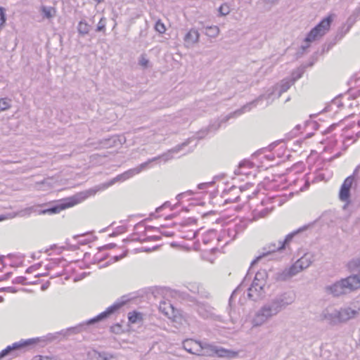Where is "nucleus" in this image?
Listing matches in <instances>:
<instances>
[{"label":"nucleus","mask_w":360,"mask_h":360,"mask_svg":"<svg viewBox=\"0 0 360 360\" xmlns=\"http://www.w3.org/2000/svg\"><path fill=\"white\" fill-rule=\"evenodd\" d=\"M200 33L194 28L191 29L184 36V40L187 47H191L198 42Z\"/></svg>","instance_id":"f3484780"},{"label":"nucleus","mask_w":360,"mask_h":360,"mask_svg":"<svg viewBox=\"0 0 360 360\" xmlns=\"http://www.w3.org/2000/svg\"><path fill=\"white\" fill-rule=\"evenodd\" d=\"M96 1H97V3H101V1H103V0H95Z\"/></svg>","instance_id":"680f3d73"},{"label":"nucleus","mask_w":360,"mask_h":360,"mask_svg":"<svg viewBox=\"0 0 360 360\" xmlns=\"http://www.w3.org/2000/svg\"><path fill=\"white\" fill-rule=\"evenodd\" d=\"M360 174H353L347 176L343 181L339 192V198L343 202L348 203L350 200V190L354 182L355 177H358Z\"/></svg>","instance_id":"9d476101"},{"label":"nucleus","mask_w":360,"mask_h":360,"mask_svg":"<svg viewBox=\"0 0 360 360\" xmlns=\"http://www.w3.org/2000/svg\"><path fill=\"white\" fill-rule=\"evenodd\" d=\"M292 278L288 268L280 270L275 273L274 278L277 281H285Z\"/></svg>","instance_id":"4be33fe9"},{"label":"nucleus","mask_w":360,"mask_h":360,"mask_svg":"<svg viewBox=\"0 0 360 360\" xmlns=\"http://www.w3.org/2000/svg\"><path fill=\"white\" fill-rule=\"evenodd\" d=\"M195 193L191 191V190H188L186 192H184V193H179L176 195V198L178 201H180L181 199H183L184 198H185V195L186 194H189V195H193Z\"/></svg>","instance_id":"a18cd8bd"},{"label":"nucleus","mask_w":360,"mask_h":360,"mask_svg":"<svg viewBox=\"0 0 360 360\" xmlns=\"http://www.w3.org/2000/svg\"><path fill=\"white\" fill-rule=\"evenodd\" d=\"M114 246H115V245L112 244V243H110V244L107 245V247H108V248H112V247H114Z\"/></svg>","instance_id":"13d9d810"},{"label":"nucleus","mask_w":360,"mask_h":360,"mask_svg":"<svg viewBox=\"0 0 360 360\" xmlns=\"http://www.w3.org/2000/svg\"><path fill=\"white\" fill-rule=\"evenodd\" d=\"M38 340L35 338H31L27 340H22L19 342H14L11 345H8L0 352V359L8 355H15V352L18 350L22 349L30 345L37 342Z\"/></svg>","instance_id":"1a4fd4ad"},{"label":"nucleus","mask_w":360,"mask_h":360,"mask_svg":"<svg viewBox=\"0 0 360 360\" xmlns=\"http://www.w3.org/2000/svg\"><path fill=\"white\" fill-rule=\"evenodd\" d=\"M356 266L359 268L357 274L342 278L331 285L326 286V292L333 297H338L360 288V259H358Z\"/></svg>","instance_id":"20e7f679"},{"label":"nucleus","mask_w":360,"mask_h":360,"mask_svg":"<svg viewBox=\"0 0 360 360\" xmlns=\"http://www.w3.org/2000/svg\"><path fill=\"white\" fill-rule=\"evenodd\" d=\"M155 30L160 34H163L166 31L164 23L160 20H158L155 25Z\"/></svg>","instance_id":"f704fd0d"},{"label":"nucleus","mask_w":360,"mask_h":360,"mask_svg":"<svg viewBox=\"0 0 360 360\" xmlns=\"http://www.w3.org/2000/svg\"><path fill=\"white\" fill-rule=\"evenodd\" d=\"M255 277L256 278V281L260 282V285H266V278L268 277V274L266 270L261 269L259 270L256 274Z\"/></svg>","instance_id":"bb28decb"},{"label":"nucleus","mask_w":360,"mask_h":360,"mask_svg":"<svg viewBox=\"0 0 360 360\" xmlns=\"http://www.w3.org/2000/svg\"><path fill=\"white\" fill-rule=\"evenodd\" d=\"M124 304V302H116L112 305L108 307L105 311L101 312L93 319H89L86 323H80L75 327L70 328L67 330L69 334H76L82 332L86 325L93 324L108 318L110 315L114 314Z\"/></svg>","instance_id":"6e6552de"},{"label":"nucleus","mask_w":360,"mask_h":360,"mask_svg":"<svg viewBox=\"0 0 360 360\" xmlns=\"http://www.w3.org/2000/svg\"><path fill=\"white\" fill-rule=\"evenodd\" d=\"M332 21V15H328L310 30L304 40V44L301 46L303 52L309 47L311 42L320 39L329 31Z\"/></svg>","instance_id":"423d86ee"},{"label":"nucleus","mask_w":360,"mask_h":360,"mask_svg":"<svg viewBox=\"0 0 360 360\" xmlns=\"http://www.w3.org/2000/svg\"><path fill=\"white\" fill-rule=\"evenodd\" d=\"M26 278L24 276H18L13 280V283L15 284H25Z\"/></svg>","instance_id":"de8ad7c7"},{"label":"nucleus","mask_w":360,"mask_h":360,"mask_svg":"<svg viewBox=\"0 0 360 360\" xmlns=\"http://www.w3.org/2000/svg\"><path fill=\"white\" fill-rule=\"evenodd\" d=\"M190 143V139H188L185 142L181 144L177 145L173 148L169 150L167 152L163 153L161 155H158L157 157H154L153 158L148 159L146 162L141 163L139 166L129 169L127 171L122 173L124 179L125 181L132 178L136 174H139L142 171H144L150 167V164L153 162L158 161L159 160H162L164 162H167L174 158V154H177L179 152L182 150L185 146H186Z\"/></svg>","instance_id":"39448f33"},{"label":"nucleus","mask_w":360,"mask_h":360,"mask_svg":"<svg viewBox=\"0 0 360 360\" xmlns=\"http://www.w3.org/2000/svg\"><path fill=\"white\" fill-rule=\"evenodd\" d=\"M304 73L303 68H298L296 70L293 71L291 74L290 78H289L291 81H293L295 83L297 79L302 77Z\"/></svg>","instance_id":"c756f323"},{"label":"nucleus","mask_w":360,"mask_h":360,"mask_svg":"<svg viewBox=\"0 0 360 360\" xmlns=\"http://www.w3.org/2000/svg\"><path fill=\"white\" fill-rule=\"evenodd\" d=\"M96 32H104L105 30V18H101L99 20L97 27Z\"/></svg>","instance_id":"a19ab883"},{"label":"nucleus","mask_w":360,"mask_h":360,"mask_svg":"<svg viewBox=\"0 0 360 360\" xmlns=\"http://www.w3.org/2000/svg\"><path fill=\"white\" fill-rule=\"evenodd\" d=\"M252 167V163L250 161H243L239 164L238 168L235 170V174L237 175H247L248 172L246 169H250Z\"/></svg>","instance_id":"5701e85b"},{"label":"nucleus","mask_w":360,"mask_h":360,"mask_svg":"<svg viewBox=\"0 0 360 360\" xmlns=\"http://www.w3.org/2000/svg\"><path fill=\"white\" fill-rule=\"evenodd\" d=\"M216 346L212 344L200 342V354L198 356H214Z\"/></svg>","instance_id":"6ab92c4d"},{"label":"nucleus","mask_w":360,"mask_h":360,"mask_svg":"<svg viewBox=\"0 0 360 360\" xmlns=\"http://www.w3.org/2000/svg\"><path fill=\"white\" fill-rule=\"evenodd\" d=\"M354 174H360V164L354 169Z\"/></svg>","instance_id":"603ef678"},{"label":"nucleus","mask_w":360,"mask_h":360,"mask_svg":"<svg viewBox=\"0 0 360 360\" xmlns=\"http://www.w3.org/2000/svg\"><path fill=\"white\" fill-rule=\"evenodd\" d=\"M320 319L326 321L331 326H336L340 323L339 310L332 307H326L320 314Z\"/></svg>","instance_id":"9b49d317"},{"label":"nucleus","mask_w":360,"mask_h":360,"mask_svg":"<svg viewBox=\"0 0 360 360\" xmlns=\"http://www.w3.org/2000/svg\"><path fill=\"white\" fill-rule=\"evenodd\" d=\"M219 34V28L216 26H209L205 28V34L211 38H215Z\"/></svg>","instance_id":"cd10ccee"},{"label":"nucleus","mask_w":360,"mask_h":360,"mask_svg":"<svg viewBox=\"0 0 360 360\" xmlns=\"http://www.w3.org/2000/svg\"><path fill=\"white\" fill-rule=\"evenodd\" d=\"M126 255H127V251L124 252L120 255H115L112 257H111L107 262H105L104 264H103L101 266L105 267V266L110 265V264L117 262V261L120 260L121 259H122L123 257H124L126 256Z\"/></svg>","instance_id":"7c9ffc66"},{"label":"nucleus","mask_w":360,"mask_h":360,"mask_svg":"<svg viewBox=\"0 0 360 360\" xmlns=\"http://www.w3.org/2000/svg\"><path fill=\"white\" fill-rule=\"evenodd\" d=\"M197 295H198L201 298L210 299L211 297L210 292L202 285H200L199 290L197 291Z\"/></svg>","instance_id":"2f4dec72"},{"label":"nucleus","mask_w":360,"mask_h":360,"mask_svg":"<svg viewBox=\"0 0 360 360\" xmlns=\"http://www.w3.org/2000/svg\"><path fill=\"white\" fill-rule=\"evenodd\" d=\"M259 283L260 282L256 281L255 277L251 285L248 289V296L250 300L257 301L264 296L265 293L264 288L266 285Z\"/></svg>","instance_id":"4468645a"},{"label":"nucleus","mask_w":360,"mask_h":360,"mask_svg":"<svg viewBox=\"0 0 360 360\" xmlns=\"http://www.w3.org/2000/svg\"><path fill=\"white\" fill-rule=\"evenodd\" d=\"M238 226L236 225L234 227H229L227 229H222L218 237L217 240L219 242H224L225 245H227L231 241L233 240L238 234Z\"/></svg>","instance_id":"2eb2a0df"},{"label":"nucleus","mask_w":360,"mask_h":360,"mask_svg":"<svg viewBox=\"0 0 360 360\" xmlns=\"http://www.w3.org/2000/svg\"><path fill=\"white\" fill-rule=\"evenodd\" d=\"M295 298V293L292 290L285 291L275 295L255 313L252 319V326L254 327L262 326L288 306L292 304Z\"/></svg>","instance_id":"f257e3e1"},{"label":"nucleus","mask_w":360,"mask_h":360,"mask_svg":"<svg viewBox=\"0 0 360 360\" xmlns=\"http://www.w3.org/2000/svg\"><path fill=\"white\" fill-rule=\"evenodd\" d=\"M33 360H55L53 357L48 356H41L38 355L35 356Z\"/></svg>","instance_id":"09e8293b"},{"label":"nucleus","mask_w":360,"mask_h":360,"mask_svg":"<svg viewBox=\"0 0 360 360\" xmlns=\"http://www.w3.org/2000/svg\"><path fill=\"white\" fill-rule=\"evenodd\" d=\"M358 125L360 127V120L358 121Z\"/></svg>","instance_id":"69168bd1"},{"label":"nucleus","mask_w":360,"mask_h":360,"mask_svg":"<svg viewBox=\"0 0 360 360\" xmlns=\"http://www.w3.org/2000/svg\"><path fill=\"white\" fill-rule=\"evenodd\" d=\"M125 180L122 174L117 175L108 182L97 185L88 190L79 192L71 197L62 200L59 203L50 208L41 211L42 214H56L60 211L77 205L89 197L94 196L98 191H104L117 182H124Z\"/></svg>","instance_id":"f03ea898"},{"label":"nucleus","mask_w":360,"mask_h":360,"mask_svg":"<svg viewBox=\"0 0 360 360\" xmlns=\"http://www.w3.org/2000/svg\"><path fill=\"white\" fill-rule=\"evenodd\" d=\"M6 20V11L3 7H0V29H1Z\"/></svg>","instance_id":"58836bf2"},{"label":"nucleus","mask_w":360,"mask_h":360,"mask_svg":"<svg viewBox=\"0 0 360 360\" xmlns=\"http://www.w3.org/2000/svg\"><path fill=\"white\" fill-rule=\"evenodd\" d=\"M51 268H52V264H48V265L46 266V269H51Z\"/></svg>","instance_id":"4d7b16f0"},{"label":"nucleus","mask_w":360,"mask_h":360,"mask_svg":"<svg viewBox=\"0 0 360 360\" xmlns=\"http://www.w3.org/2000/svg\"><path fill=\"white\" fill-rule=\"evenodd\" d=\"M112 357V355L106 352L98 353L99 360H110Z\"/></svg>","instance_id":"c03bdc74"},{"label":"nucleus","mask_w":360,"mask_h":360,"mask_svg":"<svg viewBox=\"0 0 360 360\" xmlns=\"http://www.w3.org/2000/svg\"><path fill=\"white\" fill-rule=\"evenodd\" d=\"M293 84V81H291L289 78L283 79L279 84L274 86L271 89L269 90L270 92L261 95L255 100L244 105L241 108L230 113L224 120H222L221 122H226L230 118L235 117L242 115L243 113L249 112L264 100L266 101V106L269 105L275 98H279L282 94L287 91Z\"/></svg>","instance_id":"7ed1b4c3"},{"label":"nucleus","mask_w":360,"mask_h":360,"mask_svg":"<svg viewBox=\"0 0 360 360\" xmlns=\"http://www.w3.org/2000/svg\"><path fill=\"white\" fill-rule=\"evenodd\" d=\"M359 134H360V131L357 132V134H357L358 136H359Z\"/></svg>","instance_id":"774afa93"},{"label":"nucleus","mask_w":360,"mask_h":360,"mask_svg":"<svg viewBox=\"0 0 360 360\" xmlns=\"http://www.w3.org/2000/svg\"><path fill=\"white\" fill-rule=\"evenodd\" d=\"M148 63L149 60L144 56L142 55L139 59V65L143 68H147Z\"/></svg>","instance_id":"49530a36"},{"label":"nucleus","mask_w":360,"mask_h":360,"mask_svg":"<svg viewBox=\"0 0 360 360\" xmlns=\"http://www.w3.org/2000/svg\"><path fill=\"white\" fill-rule=\"evenodd\" d=\"M218 11L220 15L225 16L229 13L230 8L226 4H224L219 8Z\"/></svg>","instance_id":"e433bc0d"},{"label":"nucleus","mask_w":360,"mask_h":360,"mask_svg":"<svg viewBox=\"0 0 360 360\" xmlns=\"http://www.w3.org/2000/svg\"><path fill=\"white\" fill-rule=\"evenodd\" d=\"M340 156V153H336L332 158L335 159Z\"/></svg>","instance_id":"6e6d98bb"},{"label":"nucleus","mask_w":360,"mask_h":360,"mask_svg":"<svg viewBox=\"0 0 360 360\" xmlns=\"http://www.w3.org/2000/svg\"><path fill=\"white\" fill-rule=\"evenodd\" d=\"M200 284L197 283H190L187 285V288L190 292L193 294H197V291H198Z\"/></svg>","instance_id":"4c0bfd02"},{"label":"nucleus","mask_w":360,"mask_h":360,"mask_svg":"<svg viewBox=\"0 0 360 360\" xmlns=\"http://www.w3.org/2000/svg\"><path fill=\"white\" fill-rule=\"evenodd\" d=\"M191 235H192V236H191V237H193V236H194V235H195V233H194L193 232H192V233H191Z\"/></svg>","instance_id":"338daca9"},{"label":"nucleus","mask_w":360,"mask_h":360,"mask_svg":"<svg viewBox=\"0 0 360 360\" xmlns=\"http://www.w3.org/2000/svg\"><path fill=\"white\" fill-rule=\"evenodd\" d=\"M288 269L292 277L296 276L297 274H299L303 270L302 267H301V266L298 264L297 262H295L292 266H290L288 268Z\"/></svg>","instance_id":"c85d7f7f"},{"label":"nucleus","mask_w":360,"mask_h":360,"mask_svg":"<svg viewBox=\"0 0 360 360\" xmlns=\"http://www.w3.org/2000/svg\"><path fill=\"white\" fill-rule=\"evenodd\" d=\"M170 206V202L167 201L165 202L162 206L158 207L156 209V212H160L163 208L165 207H169Z\"/></svg>","instance_id":"8fccbe9b"},{"label":"nucleus","mask_w":360,"mask_h":360,"mask_svg":"<svg viewBox=\"0 0 360 360\" xmlns=\"http://www.w3.org/2000/svg\"><path fill=\"white\" fill-rule=\"evenodd\" d=\"M183 347L188 352L198 355L200 354V341L187 339L183 342Z\"/></svg>","instance_id":"dca6fc26"},{"label":"nucleus","mask_w":360,"mask_h":360,"mask_svg":"<svg viewBox=\"0 0 360 360\" xmlns=\"http://www.w3.org/2000/svg\"><path fill=\"white\" fill-rule=\"evenodd\" d=\"M333 105H337L338 107H340V100L338 99H335L333 101Z\"/></svg>","instance_id":"864d4df0"},{"label":"nucleus","mask_w":360,"mask_h":360,"mask_svg":"<svg viewBox=\"0 0 360 360\" xmlns=\"http://www.w3.org/2000/svg\"><path fill=\"white\" fill-rule=\"evenodd\" d=\"M192 195L186 194L185 197L191 196Z\"/></svg>","instance_id":"0e129e2a"},{"label":"nucleus","mask_w":360,"mask_h":360,"mask_svg":"<svg viewBox=\"0 0 360 360\" xmlns=\"http://www.w3.org/2000/svg\"><path fill=\"white\" fill-rule=\"evenodd\" d=\"M11 107L10 101L7 98L0 99V111H4Z\"/></svg>","instance_id":"c9c22d12"},{"label":"nucleus","mask_w":360,"mask_h":360,"mask_svg":"<svg viewBox=\"0 0 360 360\" xmlns=\"http://www.w3.org/2000/svg\"><path fill=\"white\" fill-rule=\"evenodd\" d=\"M3 301H4V298L1 296H0V302H2Z\"/></svg>","instance_id":"052dcab7"},{"label":"nucleus","mask_w":360,"mask_h":360,"mask_svg":"<svg viewBox=\"0 0 360 360\" xmlns=\"http://www.w3.org/2000/svg\"><path fill=\"white\" fill-rule=\"evenodd\" d=\"M302 229H298L297 231H293L289 234H288L286 236H285V238L283 240H280V242L281 243L283 244V248L285 249V245L287 244H288L290 243V241L292 239V238L297 233H299Z\"/></svg>","instance_id":"473e14b6"},{"label":"nucleus","mask_w":360,"mask_h":360,"mask_svg":"<svg viewBox=\"0 0 360 360\" xmlns=\"http://www.w3.org/2000/svg\"><path fill=\"white\" fill-rule=\"evenodd\" d=\"M340 323H346L349 319L358 316L360 313V307L356 304L345 306L339 309Z\"/></svg>","instance_id":"f8f14e48"},{"label":"nucleus","mask_w":360,"mask_h":360,"mask_svg":"<svg viewBox=\"0 0 360 360\" xmlns=\"http://www.w3.org/2000/svg\"><path fill=\"white\" fill-rule=\"evenodd\" d=\"M7 290H8V291L12 292H15L12 287L7 288Z\"/></svg>","instance_id":"5fc2aeb1"},{"label":"nucleus","mask_w":360,"mask_h":360,"mask_svg":"<svg viewBox=\"0 0 360 360\" xmlns=\"http://www.w3.org/2000/svg\"><path fill=\"white\" fill-rule=\"evenodd\" d=\"M77 32L80 36H85L88 34L91 30V25H89L86 20H80L77 25Z\"/></svg>","instance_id":"b1692460"},{"label":"nucleus","mask_w":360,"mask_h":360,"mask_svg":"<svg viewBox=\"0 0 360 360\" xmlns=\"http://www.w3.org/2000/svg\"><path fill=\"white\" fill-rule=\"evenodd\" d=\"M313 261V257L311 254H304L301 258L297 259L296 262L298 264L302 267L303 270L308 268Z\"/></svg>","instance_id":"412c9836"},{"label":"nucleus","mask_w":360,"mask_h":360,"mask_svg":"<svg viewBox=\"0 0 360 360\" xmlns=\"http://www.w3.org/2000/svg\"><path fill=\"white\" fill-rule=\"evenodd\" d=\"M134 230L137 233H144L146 231L147 228L145 226V224L143 223L140 222L135 225Z\"/></svg>","instance_id":"79ce46f5"},{"label":"nucleus","mask_w":360,"mask_h":360,"mask_svg":"<svg viewBox=\"0 0 360 360\" xmlns=\"http://www.w3.org/2000/svg\"><path fill=\"white\" fill-rule=\"evenodd\" d=\"M192 195L186 194L185 197L191 196Z\"/></svg>","instance_id":"e2e57ef3"},{"label":"nucleus","mask_w":360,"mask_h":360,"mask_svg":"<svg viewBox=\"0 0 360 360\" xmlns=\"http://www.w3.org/2000/svg\"><path fill=\"white\" fill-rule=\"evenodd\" d=\"M40 12L43 18L50 19L55 15L56 10L54 8L51 6H41L40 8Z\"/></svg>","instance_id":"393cba45"},{"label":"nucleus","mask_w":360,"mask_h":360,"mask_svg":"<svg viewBox=\"0 0 360 360\" xmlns=\"http://www.w3.org/2000/svg\"><path fill=\"white\" fill-rule=\"evenodd\" d=\"M238 355L237 352H234L232 350L224 349L221 347L216 346L215 354L214 356L218 357H224V358H234Z\"/></svg>","instance_id":"aec40b11"},{"label":"nucleus","mask_w":360,"mask_h":360,"mask_svg":"<svg viewBox=\"0 0 360 360\" xmlns=\"http://www.w3.org/2000/svg\"><path fill=\"white\" fill-rule=\"evenodd\" d=\"M183 299L191 302L190 306L203 319L218 320L219 316L214 313V309L207 302L198 301L193 296L182 292Z\"/></svg>","instance_id":"0eeeda50"},{"label":"nucleus","mask_w":360,"mask_h":360,"mask_svg":"<svg viewBox=\"0 0 360 360\" xmlns=\"http://www.w3.org/2000/svg\"><path fill=\"white\" fill-rule=\"evenodd\" d=\"M214 184V181L201 183L198 185V189L199 190H205L212 186Z\"/></svg>","instance_id":"37998d69"},{"label":"nucleus","mask_w":360,"mask_h":360,"mask_svg":"<svg viewBox=\"0 0 360 360\" xmlns=\"http://www.w3.org/2000/svg\"><path fill=\"white\" fill-rule=\"evenodd\" d=\"M46 288V285H42V286H41V289H42V290H45Z\"/></svg>","instance_id":"bf43d9fd"},{"label":"nucleus","mask_w":360,"mask_h":360,"mask_svg":"<svg viewBox=\"0 0 360 360\" xmlns=\"http://www.w3.org/2000/svg\"><path fill=\"white\" fill-rule=\"evenodd\" d=\"M284 250L283 244L279 241L277 243H271L262 248V252L252 262V265L260 261L264 257L271 256L274 253Z\"/></svg>","instance_id":"ddd939ff"},{"label":"nucleus","mask_w":360,"mask_h":360,"mask_svg":"<svg viewBox=\"0 0 360 360\" xmlns=\"http://www.w3.org/2000/svg\"><path fill=\"white\" fill-rule=\"evenodd\" d=\"M272 209L269 207H257L252 212V219L250 221H257L266 217L271 212Z\"/></svg>","instance_id":"a211bd4d"},{"label":"nucleus","mask_w":360,"mask_h":360,"mask_svg":"<svg viewBox=\"0 0 360 360\" xmlns=\"http://www.w3.org/2000/svg\"><path fill=\"white\" fill-rule=\"evenodd\" d=\"M159 231L162 236L165 237H172L174 235V232L170 229H166L165 226H162L159 229Z\"/></svg>","instance_id":"72a5a7b5"},{"label":"nucleus","mask_w":360,"mask_h":360,"mask_svg":"<svg viewBox=\"0 0 360 360\" xmlns=\"http://www.w3.org/2000/svg\"><path fill=\"white\" fill-rule=\"evenodd\" d=\"M247 276L245 278V279L243 280V281L241 283L239 287H238V288H236L231 294V297H230V299H229V301L231 302L234 297L236 295V294L238 293V292H239L240 290V289L246 285V282H247Z\"/></svg>","instance_id":"ea45409f"},{"label":"nucleus","mask_w":360,"mask_h":360,"mask_svg":"<svg viewBox=\"0 0 360 360\" xmlns=\"http://www.w3.org/2000/svg\"><path fill=\"white\" fill-rule=\"evenodd\" d=\"M37 269V266H32L27 269L26 273H32Z\"/></svg>","instance_id":"3c124183"},{"label":"nucleus","mask_w":360,"mask_h":360,"mask_svg":"<svg viewBox=\"0 0 360 360\" xmlns=\"http://www.w3.org/2000/svg\"><path fill=\"white\" fill-rule=\"evenodd\" d=\"M129 321L131 323H136L142 321L143 314L140 312L132 311L128 314Z\"/></svg>","instance_id":"a878e982"}]
</instances>
